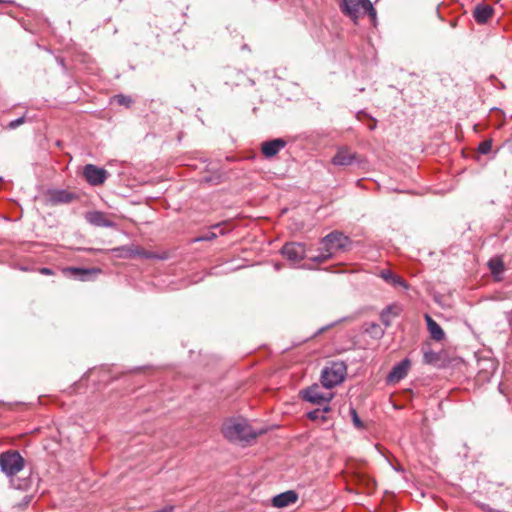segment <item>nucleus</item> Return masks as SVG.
I'll return each instance as SVG.
<instances>
[{
    "instance_id": "f257e3e1",
    "label": "nucleus",
    "mask_w": 512,
    "mask_h": 512,
    "mask_svg": "<svg viewBox=\"0 0 512 512\" xmlns=\"http://www.w3.org/2000/svg\"><path fill=\"white\" fill-rule=\"evenodd\" d=\"M263 431L254 430L243 418H231L224 422L222 433L226 439L235 443H249Z\"/></svg>"
},
{
    "instance_id": "f03ea898",
    "label": "nucleus",
    "mask_w": 512,
    "mask_h": 512,
    "mask_svg": "<svg viewBox=\"0 0 512 512\" xmlns=\"http://www.w3.org/2000/svg\"><path fill=\"white\" fill-rule=\"evenodd\" d=\"M347 242L348 238L342 233L332 232L322 239L320 253L317 256L310 257V259L323 263L330 259L337 251L343 250Z\"/></svg>"
},
{
    "instance_id": "7ed1b4c3",
    "label": "nucleus",
    "mask_w": 512,
    "mask_h": 512,
    "mask_svg": "<svg viewBox=\"0 0 512 512\" xmlns=\"http://www.w3.org/2000/svg\"><path fill=\"white\" fill-rule=\"evenodd\" d=\"M347 368L343 362H332L321 373V383L326 389L339 385L346 376Z\"/></svg>"
},
{
    "instance_id": "20e7f679",
    "label": "nucleus",
    "mask_w": 512,
    "mask_h": 512,
    "mask_svg": "<svg viewBox=\"0 0 512 512\" xmlns=\"http://www.w3.org/2000/svg\"><path fill=\"white\" fill-rule=\"evenodd\" d=\"M0 468L8 477L15 476L24 468V459L17 451L1 453Z\"/></svg>"
},
{
    "instance_id": "39448f33",
    "label": "nucleus",
    "mask_w": 512,
    "mask_h": 512,
    "mask_svg": "<svg viewBox=\"0 0 512 512\" xmlns=\"http://www.w3.org/2000/svg\"><path fill=\"white\" fill-rule=\"evenodd\" d=\"M303 398L312 404L326 405L333 398V393L322 391L319 385L314 384L303 391Z\"/></svg>"
},
{
    "instance_id": "423d86ee",
    "label": "nucleus",
    "mask_w": 512,
    "mask_h": 512,
    "mask_svg": "<svg viewBox=\"0 0 512 512\" xmlns=\"http://www.w3.org/2000/svg\"><path fill=\"white\" fill-rule=\"evenodd\" d=\"M83 175L90 185L98 186L102 185L106 181L108 172L104 168L97 167L93 164H87L83 168Z\"/></svg>"
},
{
    "instance_id": "0eeeda50",
    "label": "nucleus",
    "mask_w": 512,
    "mask_h": 512,
    "mask_svg": "<svg viewBox=\"0 0 512 512\" xmlns=\"http://www.w3.org/2000/svg\"><path fill=\"white\" fill-rule=\"evenodd\" d=\"M360 163L361 160L358 157V154L352 152L348 147L343 146L337 149L336 154L331 159V163L334 166H349L353 163Z\"/></svg>"
},
{
    "instance_id": "6e6552de",
    "label": "nucleus",
    "mask_w": 512,
    "mask_h": 512,
    "mask_svg": "<svg viewBox=\"0 0 512 512\" xmlns=\"http://www.w3.org/2000/svg\"><path fill=\"white\" fill-rule=\"evenodd\" d=\"M364 5L365 0H342L340 9L345 15L349 16L354 23H357L362 15Z\"/></svg>"
},
{
    "instance_id": "1a4fd4ad",
    "label": "nucleus",
    "mask_w": 512,
    "mask_h": 512,
    "mask_svg": "<svg viewBox=\"0 0 512 512\" xmlns=\"http://www.w3.org/2000/svg\"><path fill=\"white\" fill-rule=\"evenodd\" d=\"M281 253L287 260L296 264L305 257L306 250L301 243H287L283 246Z\"/></svg>"
},
{
    "instance_id": "9d476101",
    "label": "nucleus",
    "mask_w": 512,
    "mask_h": 512,
    "mask_svg": "<svg viewBox=\"0 0 512 512\" xmlns=\"http://www.w3.org/2000/svg\"><path fill=\"white\" fill-rule=\"evenodd\" d=\"M75 198V194L67 190H51L47 194V203L50 205L67 204Z\"/></svg>"
},
{
    "instance_id": "9b49d317",
    "label": "nucleus",
    "mask_w": 512,
    "mask_h": 512,
    "mask_svg": "<svg viewBox=\"0 0 512 512\" xmlns=\"http://www.w3.org/2000/svg\"><path fill=\"white\" fill-rule=\"evenodd\" d=\"M410 368V361L408 359L402 360L395 365L391 372L388 374L387 380L389 383H397L406 377Z\"/></svg>"
},
{
    "instance_id": "f8f14e48",
    "label": "nucleus",
    "mask_w": 512,
    "mask_h": 512,
    "mask_svg": "<svg viewBox=\"0 0 512 512\" xmlns=\"http://www.w3.org/2000/svg\"><path fill=\"white\" fill-rule=\"evenodd\" d=\"M298 499V495L295 491L289 490L278 494L272 498V504L277 508H284L291 504H294Z\"/></svg>"
},
{
    "instance_id": "ddd939ff",
    "label": "nucleus",
    "mask_w": 512,
    "mask_h": 512,
    "mask_svg": "<svg viewBox=\"0 0 512 512\" xmlns=\"http://www.w3.org/2000/svg\"><path fill=\"white\" fill-rule=\"evenodd\" d=\"M286 146V142L281 139H273L270 141H266L262 143V153L265 157L271 158L275 156L280 150H282Z\"/></svg>"
},
{
    "instance_id": "4468645a",
    "label": "nucleus",
    "mask_w": 512,
    "mask_h": 512,
    "mask_svg": "<svg viewBox=\"0 0 512 512\" xmlns=\"http://www.w3.org/2000/svg\"><path fill=\"white\" fill-rule=\"evenodd\" d=\"M86 220L98 227H114L115 223L107 218L106 214L100 211H93L86 214Z\"/></svg>"
},
{
    "instance_id": "2eb2a0df",
    "label": "nucleus",
    "mask_w": 512,
    "mask_h": 512,
    "mask_svg": "<svg viewBox=\"0 0 512 512\" xmlns=\"http://www.w3.org/2000/svg\"><path fill=\"white\" fill-rule=\"evenodd\" d=\"M402 312V306L397 303H393L389 306H387L380 314V319L382 323L388 327L390 326L392 320L399 316Z\"/></svg>"
},
{
    "instance_id": "dca6fc26",
    "label": "nucleus",
    "mask_w": 512,
    "mask_h": 512,
    "mask_svg": "<svg viewBox=\"0 0 512 512\" xmlns=\"http://www.w3.org/2000/svg\"><path fill=\"white\" fill-rule=\"evenodd\" d=\"M379 276L385 282L391 284L394 287H402L404 289L408 288V284L406 283V281L402 279L400 276L394 274L391 270H381Z\"/></svg>"
},
{
    "instance_id": "f3484780",
    "label": "nucleus",
    "mask_w": 512,
    "mask_h": 512,
    "mask_svg": "<svg viewBox=\"0 0 512 512\" xmlns=\"http://www.w3.org/2000/svg\"><path fill=\"white\" fill-rule=\"evenodd\" d=\"M425 320L431 337L436 341L443 340L445 337V333L443 329L440 327V325L436 321H434L433 318L428 314L425 315Z\"/></svg>"
},
{
    "instance_id": "a211bd4d",
    "label": "nucleus",
    "mask_w": 512,
    "mask_h": 512,
    "mask_svg": "<svg viewBox=\"0 0 512 512\" xmlns=\"http://www.w3.org/2000/svg\"><path fill=\"white\" fill-rule=\"evenodd\" d=\"M497 362L490 358L482 356V380L489 379L497 370Z\"/></svg>"
},
{
    "instance_id": "6ab92c4d",
    "label": "nucleus",
    "mask_w": 512,
    "mask_h": 512,
    "mask_svg": "<svg viewBox=\"0 0 512 512\" xmlns=\"http://www.w3.org/2000/svg\"><path fill=\"white\" fill-rule=\"evenodd\" d=\"M330 407L326 404L323 408H317L307 413V417L312 421H319L322 423L328 422L327 414L330 412Z\"/></svg>"
},
{
    "instance_id": "aec40b11",
    "label": "nucleus",
    "mask_w": 512,
    "mask_h": 512,
    "mask_svg": "<svg viewBox=\"0 0 512 512\" xmlns=\"http://www.w3.org/2000/svg\"><path fill=\"white\" fill-rule=\"evenodd\" d=\"M66 271L70 272L71 274L78 277L82 281L87 280L89 275H92V274L95 275L100 272L99 269H95V268L84 269V268H76V267L67 268Z\"/></svg>"
},
{
    "instance_id": "412c9836",
    "label": "nucleus",
    "mask_w": 512,
    "mask_h": 512,
    "mask_svg": "<svg viewBox=\"0 0 512 512\" xmlns=\"http://www.w3.org/2000/svg\"><path fill=\"white\" fill-rule=\"evenodd\" d=\"M488 267L496 280L501 279L504 271V265L500 258H493L488 262Z\"/></svg>"
},
{
    "instance_id": "4be33fe9",
    "label": "nucleus",
    "mask_w": 512,
    "mask_h": 512,
    "mask_svg": "<svg viewBox=\"0 0 512 512\" xmlns=\"http://www.w3.org/2000/svg\"><path fill=\"white\" fill-rule=\"evenodd\" d=\"M423 358L426 364L438 365L441 360V355L438 352L429 350L424 352Z\"/></svg>"
},
{
    "instance_id": "5701e85b",
    "label": "nucleus",
    "mask_w": 512,
    "mask_h": 512,
    "mask_svg": "<svg viewBox=\"0 0 512 512\" xmlns=\"http://www.w3.org/2000/svg\"><path fill=\"white\" fill-rule=\"evenodd\" d=\"M362 14H367L373 25H376L377 22V12L375 8L373 7L370 0H365L364 8L362 9Z\"/></svg>"
},
{
    "instance_id": "b1692460",
    "label": "nucleus",
    "mask_w": 512,
    "mask_h": 512,
    "mask_svg": "<svg viewBox=\"0 0 512 512\" xmlns=\"http://www.w3.org/2000/svg\"><path fill=\"white\" fill-rule=\"evenodd\" d=\"M493 8L488 4H482V26L492 16Z\"/></svg>"
},
{
    "instance_id": "393cba45",
    "label": "nucleus",
    "mask_w": 512,
    "mask_h": 512,
    "mask_svg": "<svg viewBox=\"0 0 512 512\" xmlns=\"http://www.w3.org/2000/svg\"><path fill=\"white\" fill-rule=\"evenodd\" d=\"M114 101L117 104L123 105V106H126V107H129L130 104L132 103V99L129 96H125V95H116V96H114Z\"/></svg>"
},
{
    "instance_id": "a878e982",
    "label": "nucleus",
    "mask_w": 512,
    "mask_h": 512,
    "mask_svg": "<svg viewBox=\"0 0 512 512\" xmlns=\"http://www.w3.org/2000/svg\"><path fill=\"white\" fill-rule=\"evenodd\" d=\"M495 116L498 120H499V123L496 124V127L499 128L501 127L502 125V122L504 120V114L501 110L499 109H496V108H491L490 109V115H489V119L492 117V116Z\"/></svg>"
},
{
    "instance_id": "bb28decb",
    "label": "nucleus",
    "mask_w": 512,
    "mask_h": 512,
    "mask_svg": "<svg viewBox=\"0 0 512 512\" xmlns=\"http://www.w3.org/2000/svg\"><path fill=\"white\" fill-rule=\"evenodd\" d=\"M25 122V117H20L15 120H12L8 123L7 128L10 130L16 129L20 125H22Z\"/></svg>"
},
{
    "instance_id": "cd10ccee",
    "label": "nucleus",
    "mask_w": 512,
    "mask_h": 512,
    "mask_svg": "<svg viewBox=\"0 0 512 512\" xmlns=\"http://www.w3.org/2000/svg\"><path fill=\"white\" fill-rule=\"evenodd\" d=\"M492 139L482 141V155L488 154L492 151Z\"/></svg>"
},
{
    "instance_id": "c85d7f7f",
    "label": "nucleus",
    "mask_w": 512,
    "mask_h": 512,
    "mask_svg": "<svg viewBox=\"0 0 512 512\" xmlns=\"http://www.w3.org/2000/svg\"><path fill=\"white\" fill-rule=\"evenodd\" d=\"M351 416H352V420H353V423L354 425L357 427V428H362L363 427V423L362 421L360 420L356 410L354 409H351Z\"/></svg>"
},
{
    "instance_id": "c756f323",
    "label": "nucleus",
    "mask_w": 512,
    "mask_h": 512,
    "mask_svg": "<svg viewBox=\"0 0 512 512\" xmlns=\"http://www.w3.org/2000/svg\"><path fill=\"white\" fill-rule=\"evenodd\" d=\"M136 254L139 255L140 257L147 258V259L159 258L156 254L151 253V252H146V251H143V250H141V251L137 250Z\"/></svg>"
},
{
    "instance_id": "7c9ffc66",
    "label": "nucleus",
    "mask_w": 512,
    "mask_h": 512,
    "mask_svg": "<svg viewBox=\"0 0 512 512\" xmlns=\"http://www.w3.org/2000/svg\"><path fill=\"white\" fill-rule=\"evenodd\" d=\"M495 83H497L500 88H504V85L502 84V82L498 81L494 76H490L485 82L486 86L489 84L492 86H496Z\"/></svg>"
},
{
    "instance_id": "2f4dec72",
    "label": "nucleus",
    "mask_w": 512,
    "mask_h": 512,
    "mask_svg": "<svg viewBox=\"0 0 512 512\" xmlns=\"http://www.w3.org/2000/svg\"><path fill=\"white\" fill-rule=\"evenodd\" d=\"M473 17L477 23H480V3L476 4L473 9Z\"/></svg>"
},
{
    "instance_id": "473e14b6",
    "label": "nucleus",
    "mask_w": 512,
    "mask_h": 512,
    "mask_svg": "<svg viewBox=\"0 0 512 512\" xmlns=\"http://www.w3.org/2000/svg\"><path fill=\"white\" fill-rule=\"evenodd\" d=\"M215 237H216V235L214 233H209L205 236H201V237L195 239V241H206V240H211Z\"/></svg>"
},
{
    "instance_id": "72a5a7b5",
    "label": "nucleus",
    "mask_w": 512,
    "mask_h": 512,
    "mask_svg": "<svg viewBox=\"0 0 512 512\" xmlns=\"http://www.w3.org/2000/svg\"><path fill=\"white\" fill-rule=\"evenodd\" d=\"M39 272L43 275H52L53 274V271L50 268H46V267L40 268Z\"/></svg>"
},
{
    "instance_id": "f704fd0d",
    "label": "nucleus",
    "mask_w": 512,
    "mask_h": 512,
    "mask_svg": "<svg viewBox=\"0 0 512 512\" xmlns=\"http://www.w3.org/2000/svg\"><path fill=\"white\" fill-rule=\"evenodd\" d=\"M509 150L511 151L512 153V137L510 138L509 140Z\"/></svg>"
},
{
    "instance_id": "c9c22d12",
    "label": "nucleus",
    "mask_w": 512,
    "mask_h": 512,
    "mask_svg": "<svg viewBox=\"0 0 512 512\" xmlns=\"http://www.w3.org/2000/svg\"><path fill=\"white\" fill-rule=\"evenodd\" d=\"M2 2H3V0H0V3H2Z\"/></svg>"
}]
</instances>
